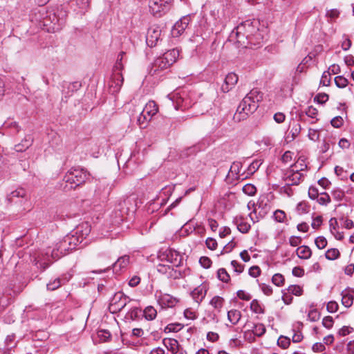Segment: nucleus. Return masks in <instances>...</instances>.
Instances as JSON below:
<instances>
[{"mask_svg":"<svg viewBox=\"0 0 354 354\" xmlns=\"http://www.w3.org/2000/svg\"><path fill=\"white\" fill-rule=\"evenodd\" d=\"M230 37L241 47L259 48L263 37L252 22L246 21L237 26L231 32Z\"/></svg>","mask_w":354,"mask_h":354,"instance_id":"1","label":"nucleus"},{"mask_svg":"<svg viewBox=\"0 0 354 354\" xmlns=\"http://www.w3.org/2000/svg\"><path fill=\"white\" fill-rule=\"evenodd\" d=\"M262 100L263 93L257 88L252 89L240 102L234 119L239 122L246 119L249 115L255 112Z\"/></svg>","mask_w":354,"mask_h":354,"instance_id":"2","label":"nucleus"},{"mask_svg":"<svg viewBox=\"0 0 354 354\" xmlns=\"http://www.w3.org/2000/svg\"><path fill=\"white\" fill-rule=\"evenodd\" d=\"M68 241V238L66 236L62 241L56 244L55 248L53 250L48 248L44 254H41L42 257L38 256L35 259L37 261L36 264H39L44 269H46L52 263L50 259V258L53 260H57L66 254L68 251L73 250Z\"/></svg>","mask_w":354,"mask_h":354,"instance_id":"3","label":"nucleus"},{"mask_svg":"<svg viewBox=\"0 0 354 354\" xmlns=\"http://www.w3.org/2000/svg\"><path fill=\"white\" fill-rule=\"evenodd\" d=\"M88 177L89 174L84 168H71L63 178L66 184L64 189H75L84 183Z\"/></svg>","mask_w":354,"mask_h":354,"instance_id":"4","label":"nucleus"},{"mask_svg":"<svg viewBox=\"0 0 354 354\" xmlns=\"http://www.w3.org/2000/svg\"><path fill=\"white\" fill-rule=\"evenodd\" d=\"M130 301L131 299L127 297L123 292H116L111 300L109 307V310L113 313L120 312Z\"/></svg>","mask_w":354,"mask_h":354,"instance_id":"5","label":"nucleus"},{"mask_svg":"<svg viewBox=\"0 0 354 354\" xmlns=\"http://www.w3.org/2000/svg\"><path fill=\"white\" fill-rule=\"evenodd\" d=\"M161 261H166L173 266L178 267L181 265L182 257L180 253L174 249L168 248L159 255Z\"/></svg>","mask_w":354,"mask_h":354,"instance_id":"6","label":"nucleus"},{"mask_svg":"<svg viewBox=\"0 0 354 354\" xmlns=\"http://www.w3.org/2000/svg\"><path fill=\"white\" fill-rule=\"evenodd\" d=\"M6 200L10 204H16L21 206L27 201L26 191L22 187H19L11 192L7 196Z\"/></svg>","mask_w":354,"mask_h":354,"instance_id":"7","label":"nucleus"},{"mask_svg":"<svg viewBox=\"0 0 354 354\" xmlns=\"http://www.w3.org/2000/svg\"><path fill=\"white\" fill-rule=\"evenodd\" d=\"M171 0H149V7L150 12L157 17H160L167 9Z\"/></svg>","mask_w":354,"mask_h":354,"instance_id":"8","label":"nucleus"},{"mask_svg":"<svg viewBox=\"0 0 354 354\" xmlns=\"http://www.w3.org/2000/svg\"><path fill=\"white\" fill-rule=\"evenodd\" d=\"M161 35V30L158 26H153L148 29L146 42L149 47L155 46L158 40L160 39Z\"/></svg>","mask_w":354,"mask_h":354,"instance_id":"9","label":"nucleus"},{"mask_svg":"<svg viewBox=\"0 0 354 354\" xmlns=\"http://www.w3.org/2000/svg\"><path fill=\"white\" fill-rule=\"evenodd\" d=\"M190 16L186 15L180 19L173 26L171 33L174 37H179L187 28L190 22Z\"/></svg>","mask_w":354,"mask_h":354,"instance_id":"10","label":"nucleus"},{"mask_svg":"<svg viewBox=\"0 0 354 354\" xmlns=\"http://www.w3.org/2000/svg\"><path fill=\"white\" fill-rule=\"evenodd\" d=\"M304 178V175L295 170L293 167H290L285 174V180L291 182L288 185H298Z\"/></svg>","mask_w":354,"mask_h":354,"instance_id":"11","label":"nucleus"},{"mask_svg":"<svg viewBox=\"0 0 354 354\" xmlns=\"http://www.w3.org/2000/svg\"><path fill=\"white\" fill-rule=\"evenodd\" d=\"M242 166V162L239 161L233 162L227 175V178H230V174H232V180H238L239 179L243 180L246 178L248 176H245V173L240 174Z\"/></svg>","mask_w":354,"mask_h":354,"instance_id":"12","label":"nucleus"},{"mask_svg":"<svg viewBox=\"0 0 354 354\" xmlns=\"http://www.w3.org/2000/svg\"><path fill=\"white\" fill-rule=\"evenodd\" d=\"M90 232L89 229H86V232L84 234H82L81 236L78 235V230L75 232H73L70 234L66 235V237L68 238L69 245L74 250L79 244H80L86 236Z\"/></svg>","mask_w":354,"mask_h":354,"instance_id":"13","label":"nucleus"},{"mask_svg":"<svg viewBox=\"0 0 354 354\" xmlns=\"http://www.w3.org/2000/svg\"><path fill=\"white\" fill-rule=\"evenodd\" d=\"M238 76L234 73H228L224 80L223 84L221 86V90L224 93L229 92L238 82Z\"/></svg>","mask_w":354,"mask_h":354,"instance_id":"14","label":"nucleus"},{"mask_svg":"<svg viewBox=\"0 0 354 354\" xmlns=\"http://www.w3.org/2000/svg\"><path fill=\"white\" fill-rule=\"evenodd\" d=\"M158 301L162 307H173L178 302L176 298L168 294L160 293L158 297Z\"/></svg>","mask_w":354,"mask_h":354,"instance_id":"15","label":"nucleus"},{"mask_svg":"<svg viewBox=\"0 0 354 354\" xmlns=\"http://www.w3.org/2000/svg\"><path fill=\"white\" fill-rule=\"evenodd\" d=\"M70 279L71 276L67 277L66 274L62 275L61 277L55 278L53 281H49V283H47V290L51 291L55 290L59 288L62 285H64L66 283H67Z\"/></svg>","mask_w":354,"mask_h":354,"instance_id":"16","label":"nucleus"},{"mask_svg":"<svg viewBox=\"0 0 354 354\" xmlns=\"http://www.w3.org/2000/svg\"><path fill=\"white\" fill-rule=\"evenodd\" d=\"M33 142V137L30 134L26 135L21 142L15 145V150L17 152H24L32 145Z\"/></svg>","mask_w":354,"mask_h":354,"instance_id":"17","label":"nucleus"},{"mask_svg":"<svg viewBox=\"0 0 354 354\" xmlns=\"http://www.w3.org/2000/svg\"><path fill=\"white\" fill-rule=\"evenodd\" d=\"M66 14L65 12L59 11L57 14L50 13L48 15L49 19L54 26H57V28L63 26L66 22Z\"/></svg>","mask_w":354,"mask_h":354,"instance_id":"18","label":"nucleus"},{"mask_svg":"<svg viewBox=\"0 0 354 354\" xmlns=\"http://www.w3.org/2000/svg\"><path fill=\"white\" fill-rule=\"evenodd\" d=\"M207 288L204 285H201L192 292V296L194 301L200 304L206 295Z\"/></svg>","mask_w":354,"mask_h":354,"instance_id":"19","label":"nucleus"},{"mask_svg":"<svg viewBox=\"0 0 354 354\" xmlns=\"http://www.w3.org/2000/svg\"><path fill=\"white\" fill-rule=\"evenodd\" d=\"M233 223L237 226L238 230L243 234L248 233L251 228V225L245 222L242 216L235 217Z\"/></svg>","mask_w":354,"mask_h":354,"instance_id":"20","label":"nucleus"},{"mask_svg":"<svg viewBox=\"0 0 354 354\" xmlns=\"http://www.w3.org/2000/svg\"><path fill=\"white\" fill-rule=\"evenodd\" d=\"M129 263V257L124 255L118 259L117 261L113 265V270L115 272L121 271L123 268L127 267Z\"/></svg>","mask_w":354,"mask_h":354,"instance_id":"21","label":"nucleus"},{"mask_svg":"<svg viewBox=\"0 0 354 354\" xmlns=\"http://www.w3.org/2000/svg\"><path fill=\"white\" fill-rule=\"evenodd\" d=\"M349 292H350V289L347 288V289L344 290L341 293L342 304L346 308L351 307L353 303L354 297Z\"/></svg>","mask_w":354,"mask_h":354,"instance_id":"22","label":"nucleus"},{"mask_svg":"<svg viewBox=\"0 0 354 354\" xmlns=\"http://www.w3.org/2000/svg\"><path fill=\"white\" fill-rule=\"evenodd\" d=\"M158 110V106L155 102L150 101L145 105L142 111L144 112V114L148 115L149 119H151V118L157 113Z\"/></svg>","mask_w":354,"mask_h":354,"instance_id":"23","label":"nucleus"},{"mask_svg":"<svg viewBox=\"0 0 354 354\" xmlns=\"http://www.w3.org/2000/svg\"><path fill=\"white\" fill-rule=\"evenodd\" d=\"M179 56V52L176 49H171L162 55L165 62L169 63L171 66L176 61Z\"/></svg>","mask_w":354,"mask_h":354,"instance_id":"24","label":"nucleus"},{"mask_svg":"<svg viewBox=\"0 0 354 354\" xmlns=\"http://www.w3.org/2000/svg\"><path fill=\"white\" fill-rule=\"evenodd\" d=\"M296 252L298 257L301 259H308L312 255V251L307 245L299 246L297 248Z\"/></svg>","mask_w":354,"mask_h":354,"instance_id":"25","label":"nucleus"},{"mask_svg":"<svg viewBox=\"0 0 354 354\" xmlns=\"http://www.w3.org/2000/svg\"><path fill=\"white\" fill-rule=\"evenodd\" d=\"M241 317V311L232 309L227 312V319L233 324H236Z\"/></svg>","mask_w":354,"mask_h":354,"instance_id":"26","label":"nucleus"},{"mask_svg":"<svg viewBox=\"0 0 354 354\" xmlns=\"http://www.w3.org/2000/svg\"><path fill=\"white\" fill-rule=\"evenodd\" d=\"M171 65L165 62V59L162 56L158 57L153 63V67L155 71L158 70H164L169 68Z\"/></svg>","mask_w":354,"mask_h":354,"instance_id":"27","label":"nucleus"},{"mask_svg":"<svg viewBox=\"0 0 354 354\" xmlns=\"http://www.w3.org/2000/svg\"><path fill=\"white\" fill-rule=\"evenodd\" d=\"M164 344L167 349L172 352H176L180 348L178 342L175 339H165Z\"/></svg>","mask_w":354,"mask_h":354,"instance_id":"28","label":"nucleus"},{"mask_svg":"<svg viewBox=\"0 0 354 354\" xmlns=\"http://www.w3.org/2000/svg\"><path fill=\"white\" fill-rule=\"evenodd\" d=\"M123 80H124V79H123L121 72H119V71L113 72L112 84L111 86H113V84H115V86L118 89H119L123 84Z\"/></svg>","mask_w":354,"mask_h":354,"instance_id":"29","label":"nucleus"},{"mask_svg":"<svg viewBox=\"0 0 354 354\" xmlns=\"http://www.w3.org/2000/svg\"><path fill=\"white\" fill-rule=\"evenodd\" d=\"M143 314L147 320H153L156 317L157 311L153 306H149L143 310Z\"/></svg>","mask_w":354,"mask_h":354,"instance_id":"30","label":"nucleus"},{"mask_svg":"<svg viewBox=\"0 0 354 354\" xmlns=\"http://www.w3.org/2000/svg\"><path fill=\"white\" fill-rule=\"evenodd\" d=\"M144 160V153L143 152L133 151L131 154V156L129 159V162H132L136 164H140Z\"/></svg>","mask_w":354,"mask_h":354,"instance_id":"31","label":"nucleus"},{"mask_svg":"<svg viewBox=\"0 0 354 354\" xmlns=\"http://www.w3.org/2000/svg\"><path fill=\"white\" fill-rule=\"evenodd\" d=\"M250 310L254 313L263 314L264 308L259 304L257 299H253L250 303Z\"/></svg>","mask_w":354,"mask_h":354,"instance_id":"32","label":"nucleus"},{"mask_svg":"<svg viewBox=\"0 0 354 354\" xmlns=\"http://www.w3.org/2000/svg\"><path fill=\"white\" fill-rule=\"evenodd\" d=\"M262 164L260 160H254L248 167L246 176L254 174Z\"/></svg>","mask_w":354,"mask_h":354,"instance_id":"33","label":"nucleus"},{"mask_svg":"<svg viewBox=\"0 0 354 354\" xmlns=\"http://www.w3.org/2000/svg\"><path fill=\"white\" fill-rule=\"evenodd\" d=\"M198 151H200V148L197 145H194L189 147H187L185 150L182 151L180 153V156L182 158H186L191 155L196 154Z\"/></svg>","mask_w":354,"mask_h":354,"instance_id":"34","label":"nucleus"},{"mask_svg":"<svg viewBox=\"0 0 354 354\" xmlns=\"http://www.w3.org/2000/svg\"><path fill=\"white\" fill-rule=\"evenodd\" d=\"M125 53L124 51H122L119 53L115 64L113 66V72L122 71L123 69L122 59Z\"/></svg>","mask_w":354,"mask_h":354,"instance_id":"35","label":"nucleus"},{"mask_svg":"<svg viewBox=\"0 0 354 354\" xmlns=\"http://www.w3.org/2000/svg\"><path fill=\"white\" fill-rule=\"evenodd\" d=\"M310 210V205L306 201L299 203L296 207V211L299 214H306Z\"/></svg>","mask_w":354,"mask_h":354,"instance_id":"36","label":"nucleus"},{"mask_svg":"<svg viewBox=\"0 0 354 354\" xmlns=\"http://www.w3.org/2000/svg\"><path fill=\"white\" fill-rule=\"evenodd\" d=\"M217 277L219 280L227 283L230 280V276L225 268H220L217 271Z\"/></svg>","mask_w":354,"mask_h":354,"instance_id":"37","label":"nucleus"},{"mask_svg":"<svg viewBox=\"0 0 354 354\" xmlns=\"http://www.w3.org/2000/svg\"><path fill=\"white\" fill-rule=\"evenodd\" d=\"M340 255L339 251L337 248L328 249L325 254V257L328 260H335Z\"/></svg>","mask_w":354,"mask_h":354,"instance_id":"38","label":"nucleus"},{"mask_svg":"<svg viewBox=\"0 0 354 354\" xmlns=\"http://www.w3.org/2000/svg\"><path fill=\"white\" fill-rule=\"evenodd\" d=\"M151 119L148 117L147 115L144 114V112L142 111L140 114V115L138 117L137 122L138 125L140 126V128L143 129L147 127V122L149 121Z\"/></svg>","mask_w":354,"mask_h":354,"instance_id":"39","label":"nucleus"},{"mask_svg":"<svg viewBox=\"0 0 354 354\" xmlns=\"http://www.w3.org/2000/svg\"><path fill=\"white\" fill-rule=\"evenodd\" d=\"M223 301L224 299L223 297L219 296H215L211 299L209 304L215 309H220L222 308L223 305Z\"/></svg>","mask_w":354,"mask_h":354,"instance_id":"40","label":"nucleus"},{"mask_svg":"<svg viewBox=\"0 0 354 354\" xmlns=\"http://www.w3.org/2000/svg\"><path fill=\"white\" fill-rule=\"evenodd\" d=\"M252 331L255 334L256 336L261 337L266 333V327L263 324L259 323L257 324H254Z\"/></svg>","mask_w":354,"mask_h":354,"instance_id":"41","label":"nucleus"},{"mask_svg":"<svg viewBox=\"0 0 354 354\" xmlns=\"http://www.w3.org/2000/svg\"><path fill=\"white\" fill-rule=\"evenodd\" d=\"M317 201L322 205H327L331 201L330 196L326 192L321 193L320 196L317 197Z\"/></svg>","mask_w":354,"mask_h":354,"instance_id":"42","label":"nucleus"},{"mask_svg":"<svg viewBox=\"0 0 354 354\" xmlns=\"http://www.w3.org/2000/svg\"><path fill=\"white\" fill-rule=\"evenodd\" d=\"M332 196L337 201H341L344 198L345 194L344 192L339 189L335 188L332 191Z\"/></svg>","mask_w":354,"mask_h":354,"instance_id":"43","label":"nucleus"},{"mask_svg":"<svg viewBox=\"0 0 354 354\" xmlns=\"http://www.w3.org/2000/svg\"><path fill=\"white\" fill-rule=\"evenodd\" d=\"M335 83L338 88H344L347 86L348 82L344 77L339 75L335 77Z\"/></svg>","mask_w":354,"mask_h":354,"instance_id":"44","label":"nucleus"},{"mask_svg":"<svg viewBox=\"0 0 354 354\" xmlns=\"http://www.w3.org/2000/svg\"><path fill=\"white\" fill-rule=\"evenodd\" d=\"M288 291L295 296H300L303 293L302 288L298 285H290L288 288Z\"/></svg>","mask_w":354,"mask_h":354,"instance_id":"45","label":"nucleus"},{"mask_svg":"<svg viewBox=\"0 0 354 354\" xmlns=\"http://www.w3.org/2000/svg\"><path fill=\"white\" fill-rule=\"evenodd\" d=\"M243 192L248 196H253L257 192V188L254 185L247 184L243 187Z\"/></svg>","mask_w":354,"mask_h":354,"instance_id":"46","label":"nucleus"},{"mask_svg":"<svg viewBox=\"0 0 354 354\" xmlns=\"http://www.w3.org/2000/svg\"><path fill=\"white\" fill-rule=\"evenodd\" d=\"M183 277V273L180 270H177L172 267H170L169 270H168V277L167 278L177 279H180Z\"/></svg>","mask_w":354,"mask_h":354,"instance_id":"47","label":"nucleus"},{"mask_svg":"<svg viewBox=\"0 0 354 354\" xmlns=\"http://www.w3.org/2000/svg\"><path fill=\"white\" fill-rule=\"evenodd\" d=\"M277 344L283 349L289 347L290 344V339L283 335L280 336L278 339Z\"/></svg>","mask_w":354,"mask_h":354,"instance_id":"48","label":"nucleus"},{"mask_svg":"<svg viewBox=\"0 0 354 354\" xmlns=\"http://www.w3.org/2000/svg\"><path fill=\"white\" fill-rule=\"evenodd\" d=\"M331 80L330 72V71H324L322 74L320 84L323 86H328L330 84Z\"/></svg>","mask_w":354,"mask_h":354,"instance_id":"49","label":"nucleus"},{"mask_svg":"<svg viewBox=\"0 0 354 354\" xmlns=\"http://www.w3.org/2000/svg\"><path fill=\"white\" fill-rule=\"evenodd\" d=\"M315 243L319 249H324L327 245V240L324 236H320L315 239Z\"/></svg>","mask_w":354,"mask_h":354,"instance_id":"50","label":"nucleus"},{"mask_svg":"<svg viewBox=\"0 0 354 354\" xmlns=\"http://www.w3.org/2000/svg\"><path fill=\"white\" fill-rule=\"evenodd\" d=\"M290 167H293L295 170H298L299 172L305 170L307 168V165L305 164L304 160L300 158Z\"/></svg>","mask_w":354,"mask_h":354,"instance_id":"51","label":"nucleus"},{"mask_svg":"<svg viewBox=\"0 0 354 354\" xmlns=\"http://www.w3.org/2000/svg\"><path fill=\"white\" fill-rule=\"evenodd\" d=\"M284 280L283 276L279 273L274 274L272 278V283L277 286L283 285Z\"/></svg>","mask_w":354,"mask_h":354,"instance_id":"52","label":"nucleus"},{"mask_svg":"<svg viewBox=\"0 0 354 354\" xmlns=\"http://www.w3.org/2000/svg\"><path fill=\"white\" fill-rule=\"evenodd\" d=\"M329 96L326 93H318L314 98V101L317 102L319 104H324L326 101L328 100Z\"/></svg>","mask_w":354,"mask_h":354,"instance_id":"53","label":"nucleus"},{"mask_svg":"<svg viewBox=\"0 0 354 354\" xmlns=\"http://www.w3.org/2000/svg\"><path fill=\"white\" fill-rule=\"evenodd\" d=\"M274 220L279 223L284 222L286 218V213L281 209H277L274 212Z\"/></svg>","mask_w":354,"mask_h":354,"instance_id":"54","label":"nucleus"},{"mask_svg":"<svg viewBox=\"0 0 354 354\" xmlns=\"http://www.w3.org/2000/svg\"><path fill=\"white\" fill-rule=\"evenodd\" d=\"M313 218V222L311 223V226L313 229H318L321 225L322 224V222H323V218H322V216L321 215H318L315 217H312Z\"/></svg>","mask_w":354,"mask_h":354,"instance_id":"55","label":"nucleus"},{"mask_svg":"<svg viewBox=\"0 0 354 354\" xmlns=\"http://www.w3.org/2000/svg\"><path fill=\"white\" fill-rule=\"evenodd\" d=\"M199 263L203 268L207 269L211 267L212 261L207 257H201L199 259Z\"/></svg>","mask_w":354,"mask_h":354,"instance_id":"56","label":"nucleus"},{"mask_svg":"<svg viewBox=\"0 0 354 354\" xmlns=\"http://www.w3.org/2000/svg\"><path fill=\"white\" fill-rule=\"evenodd\" d=\"M183 328V326L178 323L169 324L167 326L166 330L169 332H178Z\"/></svg>","mask_w":354,"mask_h":354,"instance_id":"57","label":"nucleus"},{"mask_svg":"<svg viewBox=\"0 0 354 354\" xmlns=\"http://www.w3.org/2000/svg\"><path fill=\"white\" fill-rule=\"evenodd\" d=\"M308 317L311 322H316L320 317V314L317 309H313L309 311Z\"/></svg>","mask_w":354,"mask_h":354,"instance_id":"58","label":"nucleus"},{"mask_svg":"<svg viewBox=\"0 0 354 354\" xmlns=\"http://www.w3.org/2000/svg\"><path fill=\"white\" fill-rule=\"evenodd\" d=\"M142 312L141 308L138 307L132 308L129 312V315L132 319H136L139 317L140 313Z\"/></svg>","mask_w":354,"mask_h":354,"instance_id":"59","label":"nucleus"},{"mask_svg":"<svg viewBox=\"0 0 354 354\" xmlns=\"http://www.w3.org/2000/svg\"><path fill=\"white\" fill-rule=\"evenodd\" d=\"M322 325L330 329L333 326V319L331 316H326L324 317L322 320Z\"/></svg>","mask_w":354,"mask_h":354,"instance_id":"60","label":"nucleus"},{"mask_svg":"<svg viewBox=\"0 0 354 354\" xmlns=\"http://www.w3.org/2000/svg\"><path fill=\"white\" fill-rule=\"evenodd\" d=\"M339 308L338 304L335 301H330L327 304L326 310L329 313H335Z\"/></svg>","mask_w":354,"mask_h":354,"instance_id":"61","label":"nucleus"},{"mask_svg":"<svg viewBox=\"0 0 354 354\" xmlns=\"http://www.w3.org/2000/svg\"><path fill=\"white\" fill-rule=\"evenodd\" d=\"M308 196L310 199H317L319 196V192L317 187L310 186L308 189Z\"/></svg>","mask_w":354,"mask_h":354,"instance_id":"62","label":"nucleus"},{"mask_svg":"<svg viewBox=\"0 0 354 354\" xmlns=\"http://www.w3.org/2000/svg\"><path fill=\"white\" fill-rule=\"evenodd\" d=\"M231 265L234 268V271L237 272L238 274L241 273L244 270V266L238 263L235 260L231 261Z\"/></svg>","mask_w":354,"mask_h":354,"instance_id":"63","label":"nucleus"},{"mask_svg":"<svg viewBox=\"0 0 354 354\" xmlns=\"http://www.w3.org/2000/svg\"><path fill=\"white\" fill-rule=\"evenodd\" d=\"M249 274L252 277H257L261 274V269L257 266H253L249 269Z\"/></svg>","mask_w":354,"mask_h":354,"instance_id":"64","label":"nucleus"}]
</instances>
